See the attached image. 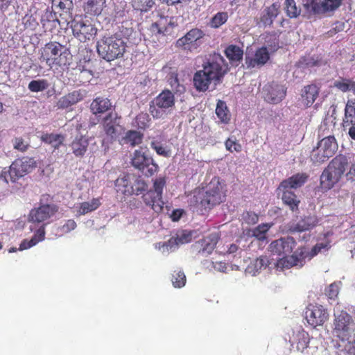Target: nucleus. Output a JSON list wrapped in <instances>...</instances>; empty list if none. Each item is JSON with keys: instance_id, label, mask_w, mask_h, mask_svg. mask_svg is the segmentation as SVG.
<instances>
[{"instance_id": "obj_37", "label": "nucleus", "mask_w": 355, "mask_h": 355, "mask_svg": "<svg viewBox=\"0 0 355 355\" xmlns=\"http://www.w3.org/2000/svg\"><path fill=\"white\" fill-rule=\"evenodd\" d=\"M41 140L51 145L54 149H58L63 144L65 136L62 134L44 133L41 136Z\"/></svg>"}, {"instance_id": "obj_15", "label": "nucleus", "mask_w": 355, "mask_h": 355, "mask_svg": "<svg viewBox=\"0 0 355 355\" xmlns=\"http://www.w3.org/2000/svg\"><path fill=\"white\" fill-rule=\"evenodd\" d=\"M296 244L297 243L295 240L291 236L280 238L273 241L270 244L269 250L273 254H277L279 256L285 255L279 261V263L283 266V265L281 263L282 259L288 257L289 255L288 254H290L293 252V250L295 248Z\"/></svg>"}, {"instance_id": "obj_51", "label": "nucleus", "mask_w": 355, "mask_h": 355, "mask_svg": "<svg viewBox=\"0 0 355 355\" xmlns=\"http://www.w3.org/2000/svg\"><path fill=\"white\" fill-rule=\"evenodd\" d=\"M154 5L153 0H134L133 7L141 12L148 11Z\"/></svg>"}, {"instance_id": "obj_19", "label": "nucleus", "mask_w": 355, "mask_h": 355, "mask_svg": "<svg viewBox=\"0 0 355 355\" xmlns=\"http://www.w3.org/2000/svg\"><path fill=\"white\" fill-rule=\"evenodd\" d=\"M85 96L83 91L78 89L69 92L60 97L56 103L58 109H67L82 101Z\"/></svg>"}, {"instance_id": "obj_25", "label": "nucleus", "mask_w": 355, "mask_h": 355, "mask_svg": "<svg viewBox=\"0 0 355 355\" xmlns=\"http://www.w3.org/2000/svg\"><path fill=\"white\" fill-rule=\"evenodd\" d=\"M309 334L304 329L296 332L293 331L292 336L289 339L291 345H295L297 350L301 352H303L309 347Z\"/></svg>"}, {"instance_id": "obj_35", "label": "nucleus", "mask_w": 355, "mask_h": 355, "mask_svg": "<svg viewBox=\"0 0 355 355\" xmlns=\"http://www.w3.org/2000/svg\"><path fill=\"white\" fill-rule=\"evenodd\" d=\"M225 54L230 63L237 66L243 60V51L236 45H229L225 50Z\"/></svg>"}, {"instance_id": "obj_41", "label": "nucleus", "mask_w": 355, "mask_h": 355, "mask_svg": "<svg viewBox=\"0 0 355 355\" xmlns=\"http://www.w3.org/2000/svg\"><path fill=\"white\" fill-rule=\"evenodd\" d=\"M216 114L222 123H227L230 120V111L225 102L223 101H218L216 108Z\"/></svg>"}, {"instance_id": "obj_56", "label": "nucleus", "mask_w": 355, "mask_h": 355, "mask_svg": "<svg viewBox=\"0 0 355 355\" xmlns=\"http://www.w3.org/2000/svg\"><path fill=\"white\" fill-rule=\"evenodd\" d=\"M339 293V287L336 283L331 284L326 289L325 294L330 300H335Z\"/></svg>"}, {"instance_id": "obj_48", "label": "nucleus", "mask_w": 355, "mask_h": 355, "mask_svg": "<svg viewBox=\"0 0 355 355\" xmlns=\"http://www.w3.org/2000/svg\"><path fill=\"white\" fill-rule=\"evenodd\" d=\"M284 5L286 15L290 18H295L300 15V9L297 7L295 0H286Z\"/></svg>"}, {"instance_id": "obj_45", "label": "nucleus", "mask_w": 355, "mask_h": 355, "mask_svg": "<svg viewBox=\"0 0 355 355\" xmlns=\"http://www.w3.org/2000/svg\"><path fill=\"white\" fill-rule=\"evenodd\" d=\"M228 17L227 12H218L210 19L209 26L213 28H218L227 22Z\"/></svg>"}, {"instance_id": "obj_13", "label": "nucleus", "mask_w": 355, "mask_h": 355, "mask_svg": "<svg viewBox=\"0 0 355 355\" xmlns=\"http://www.w3.org/2000/svg\"><path fill=\"white\" fill-rule=\"evenodd\" d=\"M333 333L336 338L352 336L355 325L354 321L347 311L334 313Z\"/></svg>"}, {"instance_id": "obj_20", "label": "nucleus", "mask_w": 355, "mask_h": 355, "mask_svg": "<svg viewBox=\"0 0 355 355\" xmlns=\"http://www.w3.org/2000/svg\"><path fill=\"white\" fill-rule=\"evenodd\" d=\"M320 88L315 84H309L301 89L300 99L306 107H310L319 96Z\"/></svg>"}, {"instance_id": "obj_36", "label": "nucleus", "mask_w": 355, "mask_h": 355, "mask_svg": "<svg viewBox=\"0 0 355 355\" xmlns=\"http://www.w3.org/2000/svg\"><path fill=\"white\" fill-rule=\"evenodd\" d=\"M219 236L216 233L211 234L203 238L199 241L202 248L200 252L202 253L210 254L214 250L218 241Z\"/></svg>"}, {"instance_id": "obj_60", "label": "nucleus", "mask_w": 355, "mask_h": 355, "mask_svg": "<svg viewBox=\"0 0 355 355\" xmlns=\"http://www.w3.org/2000/svg\"><path fill=\"white\" fill-rule=\"evenodd\" d=\"M53 4L61 10H69L73 5L71 0H53Z\"/></svg>"}, {"instance_id": "obj_9", "label": "nucleus", "mask_w": 355, "mask_h": 355, "mask_svg": "<svg viewBox=\"0 0 355 355\" xmlns=\"http://www.w3.org/2000/svg\"><path fill=\"white\" fill-rule=\"evenodd\" d=\"M166 184V178L159 177L153 180V189L147 191L142 196L145 205L156 213H160L163 210L164 203L162 200V193Z\"/></svg>"}, {"instance_id": "obj_11", "label": "nucleus", "mask_w": 355, "mask_h": 355, "mask_svg": "<svg viewBox=\"0 0 355 355\" xmlns=\"http://www.w3.org/2000/svg\"><path fill=\"white\" fill-rule=\"evenodd\" d=\"M132 166L146 177H152L158 172L159 167L154 159L141 149L135 150L132 154Z\"/></svg>"}, {"instance_id": "obj_46", "label": "nucleus", "mask_w": 355, "mask_h": 355, "mask_svg": "<svg viewBox=\"0 0 355 355\" xmlns=\"http://www.w3.org/2000/svg\"><path fill=\"white\" fill-rule=\"evenodd\" d=\"M49 86L47 80L39 79L31 80L28 85V89L32 92H40L46 89Z\"/></svg>"}, {"instance_id": "obj_44", "label": "nucleus", "mask_w": 355, "mask_h": 355, "mask_svg": "<svg viewBox=\"0 0 355 355\" xmlns=\"http://www.w3.org/2000/svg\"><path fill=\"white\" fill-rule=\"evenodd\" d=\"M101 204V203L99 198H93L89 202H82L80 204L78 212L81 215H85L98 209Z\"/></svg>"}, {"instance_id": "obj_54", "label": "nucleus", "mask_w": 355, "mask_h": 355, "mask_svg": "<svg viewBox=\"0 0 355 355\" xmlns=\"http://www.w3.org/2000/svg\"><path fill=\"white\" fill-rule=\"evenodd\" d=\"M192 234L190 232L182 231L180 234H178L175 239L176 245H182L191 242Z\"/></svg>"}, {"instance_id": "obj_58", "label": "nucleus", "mask_w": 355, "mask_h": 355, "mask_svg": "<svg viewBox=\"0 0 355 355\" xmlns=\"http://www.w3.org/2000/svg\"><path fill=\"white\" fill-rule=\"evenodd\" d=\"M335 128V123L332 121L329 123L327 121H323L319 128V135L322 137L323 132H328V135H333V131Z\"/></svg>"}, {"instance_id": "obj_29", "label": "nucleus", "mask_w": 355, "mask_h": 355, "mask_svg": "<svg viewBox=\"0 0 355 355\" xmlns=\"http://www.w3.org/2000/svg\"><path fill=\"white\" fill-rule=\"evenodd\" d=\"M106 0H85L83 10L87 15L98 16L105 7Z\"/></svg>"}, {"instance_id": "obj_4", "label": "nucleus", "mask_w": 355, "mask_h": 355, "mask_svg": "<svg viewBox=\"0 0 355 355\" xmlns=\"http://www.w3.org/2000/svg\"><path fill=\"white\" fill-rule=\"evenodd\" d=\"M348 159L343 155L336 156L322 171L320 184L322 189H332L341 179L348 166Z\"/></svg>"}, {"instance_id": "obj_63", "label": "nucleus", "mask_w": 355, "mask_h": 355, "mask_svg": "<svg viewBox=\"0 0 355 355\" xmlns=\"http://www.w3.org/2000/svg\"><path fill=\"white\" fill-rule=\"evenodd\" d=\"M89 60H86L85 58L84 59L80 60L79 62L77 63L76 69L80 72L88 71L89 73H91V70L87 69V65L89 64Z\"/></svg>"}, {"instance_id": "obj_38", "label": "nucleus", "mask_w": 355, "mask_h": 355, "mask_svg": "<svg viewBox=\"0 0 355 355\" xmlns=\"http://www.w3.org/2000/svg\"><path fill=\"white\" fill-rule=\"evenodd\" d=\"M306 10L312 15L324 14L327 12L324 2L319 0H306L304 3Z\"/></svg>"}, {"instance_id": "obj_28", "label": "nucleus", "mask_w": 355, "mask_h": 355, "mask_svg": "<svg viewBox=\"0 0 355 355\" xmlns=\"http://www.w3.org/2000/svg\"><path fill=\"white\" fill-rule=\"evenodd\" d=\"M322 137L318 145L331 157L338 150L336 139L334 135H328V132H323Z\"/></svg>"}, {"instance_id": "obj_55", "label": "nucleus", "mask_w": 355, "mask_h": 355, "mask_svg": "<svg viewBox=\"0 0 355 355\" xmlns=\"http://www.w3.org/2000/svg\"><path fill=\"white\" fill-rule=\"evenodd\" d=\"M13 148L21 152H25L29 148V144L24 141L22 137H15L12 140Z\"/></svg>"}, {"instance_id": "obj_57", "label": "nucleus", "mask_w": 355, "mask_h": 355, "mask_svg": "<svg viewBox=\"0 0 355 355\" xmlns=\"http://www.w3.org/2000/svg\"><path fill=\"white\" fill-rule=\"evenodd\" d=\"M225 147L227 150L231 153L237 152L239 153L242 150L241 145L236 140L227 139L225 141Z\"/></svg>"}, {"instance_id": "obj_21", "label": "nucleus", "mask_w": 355, "mask_h": 355, "mask_svg": "<svg viewBox=\"0 0 355 355\" xmlns=\"http://www.w3.org/2000/svg\"><path fill=\"white\" fill-rule=\"evenodd\" d=\"M270 59V54L266 47L262 46L256 50L254 56L245 57V64L248 68L263 66Z\"/></svg>"}, {"instance_id": "obj_53", "label": "nucleus", "mask_w": 355, "mask_h": 355, "mask_svg": "<svg viewBox=\"0 0 355 355\" xmlns=\"http://www.w3.org/2000/svg\"><path fill=\"white\" fill-rule=\"evenodd\" d=\"M270 264L269 258L266 255L258 257L254 263V267L256 271L266 269Z\"/></svg>"}, {"instance_id": "obj_40", "label": "nucleus", "mask_w": 355, "mask_h": 355, "mask_svg": "<svg viewBox=\"0 0 355 355\" xmlns=\"http://www.w3.org/2000/svg\"><path fill=\"white\" fill-rule=\"evenodd\" d=\"M330 157H331L326 152H324L318 145L312 150L310 155V159L315 165H320L327 162Z\"/></svg>"}, {"instance_id": "obj_1", "label": "nucleus", "mask_w": 355, "mask_h": 355, "mask_svg": "<svg viewBox=\"0 0 355 355\" xmlns=\"http://www.w3.org/2000/svg\"><path fill=\"white\" fill-rule=\"evenodd\" d=\"M193 77L194 88L199 92H205L213 83L215 86L222 83L225 76L230 71L228 63L218 53L209 55Z\"/></svg>"}, {"instance_id": "obj_32", "label": "nucleus", "mask_w": 355, "mask_h": 355, "mask_svg": "<svg viewBox=\"0 0 355 355\" xmlns=\"http://www.w3.org/2000/svg\"><path fill=\"white\" fill-rule=\"evenodd\" d=\"M286 89L283 85H274L270 86V89L266 95V100L272 104L279 103L286 96Z\"/></svg>"}, {"instance_id": "obj_23", "label": "nucleus", "mask_w": 355, "mask_h": 355, "mask_svg": "<svg viewBox=\"0 0 355 355\" xmlns=\"http://www.w3.org/2000/svg\"><path fill=\"white\" fill-rule=\"evenodd\" d=\"M309 175L305 173H298L291 177L282 180L277 189H298L302 187L307 181Z\"/></svg>"}, {"instance_id": "obj_50", "label": "nucleus", "mask_w": 355, "mask_h": 355, "mask_svg": "<svg viewBox=\"0 0 355 355\" xmlns=\"http://www.w3.org/2000/svg\"><path fill=\"white\" fill-rule=\"evenodd\" d=\"M270 225L268 224H261L259 225L252 231V236L257 238L259 241H264L266 239V234L269 230Z\"/></svg>"}, {"instance_id": "obj_33", "label": "nucleus", "mask_w": 355, "mask_h": 355, "mask_svg": "<svg viewBox=\"0 0 355 355\" xmlns=\"http://www.w3.org/2000/svg\"><path fill=\"white\" fill-rule=\"evenodd\" d=\"M115 186L117 191H121L124 195L132 196L133 192L132 176L127 174L119 178L115 182Z\"/></svg>"}, {"instance_id": "obj_34", "label": "nucleus", "mask_w": 355, "mask_h": 355, "mask_svg": "<svg viewBox=\"0 0 355 355\" xmlns=\"http://www.w3.org/2000/svg\"><path fill=\"white\" fill-rule=\"evenodd\" d=\"M351 125H355V99L347 101L342 122V125L344 129H346Z\"/></svg>"}, {"instance_id": "obj_10", "label": "nucleus", "mask_w": 355, "mask_h": 355, "mask_svg": "<svg viewBox=\"0 0 355 355\" xmlns=\"http://www.w3.org/2000/svg\"><path fill=\"white\" fill-rule=\"evenodd\" d=\"M205 32L198 28L189 31L184 36L177 40L175 47L187 53L196 51L204 42Z\"/></svg>"}, {"instance_id": "obj_24", "label": "nucleus", "mask_w": 355, "mask_h": 355, "mask_svg": "<svg viewBox=\"0 0 355 355\" xmlns=\"http://www.w3.org/2000/svg\"><path fill=\"white\" fill-rule=\"evenodd\" d=\"M69 146L72 153L76 157H83L88 149L89 138L86 136L80 135L75 137Z\"/></svg>"}, {"instance_id": "obj_39", "label": "nucleus", "mask_w": 355, "mask_h": 355, "mask_svg": "<svg viewBox=\"0 0 355 355\" xmlns=\"http://www.w3.org/2000/svg\"><path fill=\"white\" fill-rule=\"evenodd\" d=\"M143 136V134L137 130H128L123 137V141L125 144L134 147L142 142Z\"/></svg>"}, {"instance_id": "obj_6", "label": "nucleus", "mask_w": 355, "mask_h": 355, "mask_svg": "<svg viewBox=\"0 0 355 355\" xmlns=\"http://www.w3.org/2000/svg\"><path fill=\"white\" fill-rule=\"evenodd\" d=\"M59 210L53 203V197L48 193L41 195L38 206L32 209L28 214V221L33 223H43L48 221Z\"/></svg>"}, {"instance_id": "obj_2", "label": "nucleus", "mask_w": 355, "mask_h": 355, "mask_svg": "<svg viewBox=\"0 0 355 355\" xmlns=\"http://www.w3.org/2000/svg\"><path fill=\"white\" fill-rule=\"evenodd\" d=\"M226 184L219 177H214L205 189L195 196L196 206L201 214L209 211L225 201Z\"/></svg>"}, {"instance_id": "obj_22", "label": "nucleus", "mask_w": 355, "mask_h": 355, "mask_svg": "<svg viewBox=\"0 0 355 355\" xmlns=\"http://www.w3.org/2000/svg\"><path fill=\"white\" fill-rule=\"evenodd\" d=\"M280 3L275 2L269 6L266 7L260 16L259 24L263 26H271L275 19L280 12Z\"/></svg>"}, {"instance_id": "obj_42", "label": "nucleus", "mask_w": 355, "mask_h": 355, "mask_svg": "<svg viewBox=\"0 0 355 355\" xmlns=\"http://www.w3.org/2000/svg\"><path fill=\"white\" fill-rule=\"evenodd\" d=\"M334 86L343 92L352 91L355 94V81L351 79L340 78L334 82Z\"/></svg>"}, {"instance_id": "obj_14", "label": "nucleus", "mask_w": 355, "mask_h": 355, "mask_svg": "<svg viewBox=\"0 0 355 355\" xmlns=\"http://www.w3.org/2000/svg\"><path fill=\"white\" fill-rule=\"evenodd\" d=\"M36 167V162L33 158L23 157L15 159L10 166L8 175L12 182H15Z\"/></svg>"}, {"instance_id": "obj_17", "label": "nucleus", "mask_w": 355, "mask_h": 355, "mask_svg": "<svg viewBox=\"0 0 355 355\" xmlns=\"http://www.w3.org/2000/svg\"><path fill=\"white\" fill-rule=\"evenodd\" d=\"M119 119L116 113L112 112L107 113L101 123L102 130L107 138L114 140L117 137L118 127L119 126L117 120Z\"/></svg>"}, {"instance_id": "obj_31", "label": "nucleus", "mask_w": 355, "mask_h": 355, "mask_svg": "<svg viewBox=\"0 0 355 355\" xmlns=\"http://www.w3.org/2000/svg\"><path fill=\"white\" fill-rule=\"evenodd\" d=\"M150 148L154 150L156 153L166 158H168L172 155L171 148L163 143L162 137H154L150 141Z\"/></svg>"}, {"instance_id": "obj_12", "label": "nucleus", "mask_w": 355, "mask_h": 355, "mask_svg": "<svg viewBox=\"0 0 355 355\" xmlns=\"http://www.w3.org/2000/svg\"><path fill=\"white\" fill-rule=\"evenodd\" d=\"M71 28L74 37L81 42L94 39L98 31L95 25L81 17H75L71 21Z\"/></svg>"}, {"instance_id": "obj_49", "label": "nucleus", "mask_w": 355, "mask_h": 355, "mask_svg": "<svg viewBox=\"0 0 355 355\" xmlns=\"http://www.w3.org/2000/svg\"><path fill=\"white\" fill-rule=\"evenodd\" d=\"M171 282L175 288H182L186 284V275L183 271L175 270L172 275Z\"/></svg>"}, {"instance_id": "obj_16", "label": "nucleus", "mask_w": 355, "mask_h": 355, "mask_svg": "<svg viewBox=\"0 0 355 355\" xmlns=\"http://www.w3.org/2000/svg\"><path fill=\"white\" fill-rule=\"evenodd\" d=\"M305 318L307 322L315 327L322 326L329 318V313L322 305L310 304L306 310Z\"/></svg>"}, {"instance_id": "obj_59", "label": "nucleus", "mask_w": 355, "mask_h": 355, "mask_svg": "<svg viewBox=\"0 0 355 355\" xmlns=\"http://www.w3.org/2000/svg\"><path fill=\"white\" fill-rule=\"evenodd\" d=\"M278 36L276 33H268L265 35V42L270 47H275L278 46Z\"/></svg>"}, {"instance_id": "obj_43", "label": "nucleus", "mask_w": 355, "mask_h": 355, "mask_svg": "<svg viewBox=\"0 0 355 355\" xmlns=\"http://www.w3.org/2000/svg\"><path fill=\"white\" fill-rule=\"evenodd\" d=\"M132 195L139 196L147 191L148 184L141 177L132 175Z\"/></svg>"}, {"instance_id": "obj_61", "label": "nucleus", "mask_w": 355, "mask_h": 355, "mask_svg": "<svg viewBox=\"0 0 355 355\" xmlns=\"http://www.w3.org/2000/svg\"><path fill=\"white\" fill-rule=\"evenodd\" d=\"M343 0H323L327 12L337 9L341 4Z\"/></svg>"}, {"instance_id": "obj_7", "label": "nucleus", "mask_w": 355, "mask_h": 355, "mask_svg": "<svg viewBox=\"0 0 355 355\" xmlns=\"http://www.w3.org/2000/svg\"><path fill=\"white\" fill-rule=\"evenodd\" d=\"M174 94L168 89L163 90L149 105V112L155 119H164L175 106Z\"/></svg>"}, {"instance_id": "obj_18", "label": "nucleus", "mask_w": 355, "mask_h": 355, "mask_svg": "<svg viewBox=\"0 0 355 355\" xmlns=\"http://www.w3.org/2000/svg\"><path fill=\"white\" fill-rule=\"evenodd\" d=\"M336 338L333 341L336 355H355V340L352 336Z\"/></svg>"}, {"instance_id": "obj_64", "label": "nucleus", "mask_w": 355, "mask_h": 355, "mask_svg": "<svg viewBox=\"0 0 355 355\" xmlns=\"http://www.w3.org/2000/svg\"><path fill=\"white\" fill-rule=\"evenodd\" d=\"M148 31L152 33V36L155 35L157 37L158 35L164 34V31L159 27V25L157 22L153 23Z\"/></svg>"}, {"instance_id": "obj_27", "label": "nucleus", "mask_w": 355, "mask_h": 355, "mask_svg": "<svg viewBox=\"0 0 355 355\" xmlns=\"http://www.w3.org/2000/svg\"><path fill=\"white\" fill-rule=\"evenodd\" d=\"M110 100L103 96L95 98L90 104V110L92 114L97 115L104 114L112 109Z\"/></svg>"}, {"instance_id": "obj_62", "label": "nucleus", "mask_w": 355, "mask_h": 355, "mask_svg": "<svg viewBox=\"0 0 355 355\" xmlns=\"http://www.w3.org/2000/svg\"><path fill=\"white\" fill-rule=\"evenodd\" d=\"M45 238V229L44 226L40 227L38 230H36L34 235L31 238L33 241H35V244L42 241Z\"/></svg>"}, {"instance_id": "obj_30", "label": "nucleus", "mask_w": 355, "mask_h": 355, "mask_svg": "<svg viewBox=\"0 0 355 355\" xmlns=\"http://www.w3.org/2000/svg\"><path fill=\"white\" fill-rule=\"evenodd\" d=\"M282 192V200L283 203L286 205L293 212L299 209L300 200L296 194L288 189H278Z\"/></svg>"}, {"instance_id": "obj_52", "label": "nucleus", "mask_w": 355, "mask_h": 355, "mask_svg": "<svg viewBox=\"0 0 355 355\" xmlns=\"http://www.w3.org/2000/svg\"><path fill=\"white\" fill-rule=\"evenodd\" d=\"M22 22L24 27L30 30H35L38 26L36 17L32 15H26L22 19Z\"/></svg>"}, {"instance_id": "obj_47", "label": "nucleus", "mask_w": 355, "mask_h": 355, "mask_svg": "<svg viewBox=\"0 0 355 355\" xmlns=\"http://www.w3.org/2000/svg\"><path fill=\"white\" fill-rule=\"evenodd\" d=\"M151 119L146 112H140L135 118V123L139 129L146 130L150 125Z\"/></svg>"}, {"instance_id": "obj_8", "label": "nucleus", "mask_w": 355, "mask_h": 355, "mask_svg": "<svg viewBox=\"0 0 355 355\" xmlns=\"http://www.w3.org/2000/svg\"><path fill=\"white\" fill-rule=\"evenodd\" d=\"M330 248L329 242L315 244L311 251H308L305 247H300L291 256L282 259L281 263L284 268H290L293 266L302 267L306 258L311 259L317 255L322 249L328 250Z\"/></svg>"}, {"instance_id": "obj_5", "label": "nucleus", "mask_w": 355, "mask_h": 355, "mask_svg": "<svg viewBox=\"0 0 355 355\" xmlns=\"http://www.w3.org/2000/svg\"><path fill=\"white\" fill-rule=\"evenodd\" d=\"M69 52L58 42H49L41 49L40 60L50 68L69 65Z\"/></svg>"}, {"instance_id": "obj_3", "label": "nucleus", "mask_w": 355, "mask_h": 355, "mask_svg": "<svg viewBox=\"0 0 355 355\" xmlns=\"http://www.w3.org/2000/svg\"><path fill=\"white\" fill-rule=\"evenodd\" d=\"M126 47V42L116 33L103 36L96 46L98 55L107 62L122 58Z\"/></svg>"}, {"instance_id": "obj_26", "label": "nucleus", "mask_w": 355, "mask_h": 355, "mask_svg": "<svg viewBox=\"0 0 355 355\" xmlns=\"http://www.w3.org/2000/svg\"><path fill=\"white\" fill-rule=\"evenodd\" d=\"M318 223V219L316 216H305L296 224L290 225L288 231L291 233L308 231L315 227Z\"/></svg>"}]
</instances>
